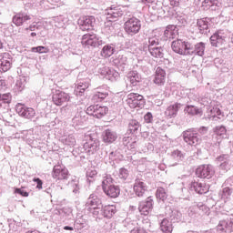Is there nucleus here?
<instances>
[{
	"label": "nucleus",
	"mask_w": 233,
	"mask_h": 233,
	"mask_svg": "<svg viewBox=\"0 0 233 233\" xmlns=\"http://www.w3.org/2000/svg\"><path fill=\"white\" fill-rule=\"evenodd\" d=\"M161 39V32L157 29L152 31L146 38L144 48H147L149 54L152 57H157L161 59L164 56L163 49L161 47H157L159 45V40Z\"/></svg>",
	"instance_id": "obj_1"
},
{
	"label": "nucleus",
	"mask_w": 233,
	"mask_h": 233,
	"mask_svg": "<svg viewBox=\"0 0 233 233\" xmlns=\"http://www.w3.org/2000/svg\"><path fill=\"white\" fill-rule=\"evenodd\" d=\"M185 143L191 147H196L201 143V136L194 128H189L182 133Z\"/></svg>",
	"instance_id": "obj_2"
},
{
	"label": "nucleus",
	"mask_w": 233,
	"mask_h": 233,
	"mask_svg": "<svg viewBox=\"0 0 233 233\" xmlns=\"http://www.w3.org/2000/svg\"><path fill=\"white\" fill-rule=\"evenodd\" d=\"M124 28L128 35H136L141 30V20L137 17H131L125 22Z\"/></svg>",
	"instance_id": "obj_3"
},
{
	"label": "nucleus",
	"mask_w": 233,
	"mask_h": 233,
	"mask_svg": "<svg viewBox=\"0 0 233 233\" xmlns=\"http://www.w3.org/2000/svg\"><path fill=\"white\" fill-rule=\"evenodd\" d=\"M216 174L212 165H200L196 169V176L201 179H212Z\"/></svg>",
	"instance_id": "obj_4"
},
{
	"label": "nucleus",
	"mask_w": 233,
	"mask_h": 233,
	"mask_svg": "<svg viewBox=\"0 0 233 233\" xmlns=\"http://www.w3.org/2000/svg\"><path fill=\"white\" fill-rule=\"evenodd\" d=\"M171 48L176 54L179 56H188V49L190 48V43L177 39L172 42Z\"/></svg>",
	"instance_id": "obj_5"
},
{
	"label": "nucleus",
	"mask_w": 233,
	"mask_h": 233,
	"mask_svg": "<svg viewBox=\"0 0 233 233\" xmlns=\"http://www.w3.org/2000/svg\"><path fill=\"white\" fill-rule=\"evenodd\" d=\"M84 150L90 156L96 154L99 150V140L92 137V136H86V142L84 143Z\"/></svg>",
	"instance_id": "obj_6"
},
{
	"label": "nucleus",
	"mask_w": 233,
	"mask_h": 233,
	"mask_svg": "<svg viewBox=\"0 0 233 233\" xmlns=\"http://www.w3.org/2000/svg\"><path fill=\"white\" fill-rule=\"evenodd\" d=\"M127 103L130 108H143L145 98L139 94L130 93L127 95Z\"/></svg>",
	"instance_id": "obj_7"
},
{
	"label": "nucleus",
	"mask_w": 233,
	"mask_h": 233,
	"mask_svg": "<svg viewBox=\"0 0 233 233\" xmlns=\"http://www.w3.org/2000/svg\"><path fill=\"white\" fill-rule=\"evenodd\" d=\"M106 112H108V107L99 105L90 106L86 108V114L96 117V119H101V117L106 116Z\"/></svg>",
	"instance_id": "obj_8"
},
{
	"label": "nucleus",
	"mask_w": 233,
	"mask_h": 233,
	"mask_svg": "<svg viewBox=\"0 0 233 233\" xmlns=\"http://www.w3.org/2000/svg\"><path fill=\"white\" fill-rule=\"evenodd\" d=\"M16 114L25 119H32L35 117V110L32 107H28L23 104H17L15 106Z\"/></svg>",
	"instance_id": "obj_9"
},
{
	"label": "nucleus",
	"mask_w": 233,
	"mask_h": 233,
	"mask_svg": "<svg viewBox=\"0 0 233 233\" xmlns=\"http://www.w3.org/2000/svg\"><path fill=\"white\" fill-rule=\"evenodd\" d=\"M124 14L123 8L119 5H111V7L106 10V19L109 23H112L115 19H118V17H122Z\"/></svg>",
	"instance_id": "obj_10"
},
{
	"label": "nucleus",
	"mask_w": 233,
	"mask_h": 233,
	"mask_svg": "<svg viewBox=\"0 0 233 233\" xmlns=\"http://www.w3.org/2000/svg\"><path fill=\"white\" fill-rule=\"evenodd\" d=\"M96 25V17L94 16H84L78 19V25L82 32H88L93 30Z\"/></svg>",
	"instance_id": "obj_11"
},
{
	"label": "nucleus",
	"mask_w": 233,
	"mask_h": 233,
	"mask_svg": "<svg viewBox=\"0 0 233 233\" xmlns=\"http://www.w3.org/2000/svg\"><path fill=\"white\" fill-rule=\"evenodd\" d=\"M227 42V34L223 30H218L210 36L212 46H221Z\"/></svg>",
	"instance_id": "obj_12"
},
{
	"label": "nucleus",
	"mask_w": 233,
	"mask_h": 233,
	"mask_svg": "<svg viewBox=\"0 0 233 233\" xmlns=\"http://www.w3.org/2000/svg\"><path fill=\"white\" fill-rule=\"evenodd\" d=\"M100 207H103L101 199L97 198V196L91 194L86 203V210H88V212H92Z\"/></svg>",
	"instance_id": "obj_13"
},
{
	"label": "nucleus",
	"mask_w": 233,
	"mask_h": 233,
	"mask_svg": "<svg viewBox=\"0 0 233 233\" xmlns=\"http://www.w3.org/2000/svg\"><path fill=\"white\" fill-rule=\"evenodd\" d=\"M205 43L199 42L195 45L189 43V49L187 56H199L203 57L205 56Z\"/></svg>",
	"instance_id": "obj_14"
},
{
	"label": "nucleus",
	"mask_w": 233,
	"mask_h": 233,
	"mask_svg": "<svg viewBox=\"0 0 233 233\" xmlns=\"http://www.w3.org/2000/svg\"><path fill=\"white\" fill-rule=\"evenodd\" d=\"M147 189L148 187H147V184L145 183V181H143V179L137 178L135 180L133 190L136 196H137L138 198H143V196H145V194L147 193Z\"/></svg>",
	"instance_id": "obj_15"
},
{
	"label": "nucleus",
	"mask_w": 233,
	"mask_h": 233,
	"mask_svg": "<svg viewBox=\"0 0 233 233\" xmlns=\"http://www.w3.org/2000/svg\"><path fill=\"white\" fill-rule=\"evenodd\" d=\"M32 20V15L25 13V12H20L16 13L13 16V23L15 25V26H23V25H25V23H28V21Z\"/></svg>",
	"instance_id": "obj_16"
},
{
	"label": "nucleus",
	"mask_w": 233,
	"mask_h": 233,
	"mask_svg": "<svg viewBox=\"0 0 233 233\" xmlns=\"http://www.w3.org/2000/svg\"><path fill=\"white\" fill-rule=\"evenodd\" d=\"M153 208L154 200L152 199V197H148L146 201L140 202L138 206V210L143 216H148Z\"/></svg>",
	"instance_id": "obj_17"
},
{
	"label": "nucleus",
	"mask_w": 233,
	"mask_h": 233,
	"mask_svg": "<svg viewBox=\"0 0 233 233\" xmlns=\"http://www.w3.org/2000/svg\"><path fill=\"white\" fill-rule=\"evenodd\" d=\"M12 66V56L8 53L0 55V72H8Z\"/></svg>",
	"instance_id": "obj_18"
},
{
	"label": "nucleus",
	"mask_w": 233,
	"mask_h": 233,
	"mask_svg": "<svg viewBox=\"0 0 233 233\" xmlns=\"http://www.w3.org/2000/svg\"><path fill=\"white\" fill-rule=\"evenodd\" d=\"M166 80H167V72L165 71V69L161 67H157L155 72L153 83H155V85H157V86H163V85H165Z\"/></svg>",
	"instance_id": "obj_19"
},
{
	"label": "nucleus",
	"mask_w": 233,
	"mask_h": 233,
	"mask_svg": "<svg viewBox=\"0 0 233 233\" xmlns=\"http://www.w3.org/2000/svg\"><path fill=\"white\" fill-rule=\"evenodd\" d=\"M52 176L54 179H68V169L61 166H55Z\"/></svg>",
	"instance_id": "obj_20"
},
{
	"label": "nucleus",
	"mask_w": 233,
	"mask_h": 233,
	"mask_svg": "<svg viewBox=\"0 0 233 233\" xmlns=\"http://www.w3.org/2000/svg\"><path fill=\"white\" fill-rule=\"evenodd\" d=\"M185 156L186 154L179 149L173 150L170 154V159L173 163L171 167H177L179 163H183L185 161Z\"/></svg>",
	"instance_id": "obj_21"
},
{
	"label": "nucleus",
	"mask_w": 233,
	"mask_h": 233,
	"mask_svg": "<svg viewBox=\"0 0 233 233\" xmlns=\"http://www.w3.org/2000/svg\"><path fill=\"white\" fill-rule=\"evenodd\" d=\"M227 137V128L224 126H217L214 128L213 141L216 139L215 145H219L221 139Z\"/></svg>",
	"instance_id": "obj_22"
},
{
	"label": "nucleus",
	"mask_w": 233,
	"mask_h": 233,
	"mask_svg": "<svg viewBox=\"0 0 233 233\" xmlns=\"http://www.w3.org/2000/svg\"><path fill=\"white\" fill-rule=\"evenodd\" d=\"M217 230L218 232H226V233H231L233 232V219H226V220H220L218 225L217 226Z\"/></svg>",
	"instance_id": "obj_23"
},
{
	"label": "nucleus",
	"mask_w": 233,
	"mask_h": 233,
	"mask_svg": "<svg viewBox=\"0 0 233 233\" xmlns=\"http://www.w3.org/2000/svg\"><path fill=\"white\" fill-rule=\"evenodd\" d=\"M70 96L68 94L61 91H56V94L53 95V103L56 105V106H61L66 101H69Z\"/></svg>",
	"instance_id": "obj_24"
},
{
	"label": "nucleus",
	"mask_w": 233,
	"mask_h": 233,
	"mask_svg": "<svg viewBox=\"0 0 233 233\" xmlns=\"http://www.w3.org/2000/svg\"><path fill=\"white\" fill-rule=\"evenodd\" d=\"M158 32H160L161 35L164 34V41L176 39V37H177V28L176 25H167L164 32L160 30H158Z\"/></svg>",
	"instance_id": "obj_25"
},
{
	"label": "nucleus",
	"mask_w": 233,
	"mask_h": 233,
	"mask_svg": "<svg viewBox=\"0 0 233 233\" xmlns=\"http://www.w3.org/2000/svg\"><path fill=\"white\" fill-rule=\"evenodd\" d=\"M217 161L219 163L221 170H230V156L228 154L220 155Z\"/></svg>",
	"instance_id": "obj_26"
},
{
	"label": "nucleus",
	"mask_w": 233,
	"mask_h": 233,
	"mask_svg": "<svg viewBox=\"0 0 233 233\" xmlns=\"http://www.w3.org/2000/svg\"><path fill=\"white\" fill-rule=\"evenodd\" d=\"M101 74L109 81H117L119 79V73L109 67H104Z\"/></svg>",
	"instance_id": "obj_27"
},
{
	"label": "nucleus",
	"mask_w": 233,
	"mask_h": 233,
	"mask_svg": "<svg viewBox=\"0 0 233 233\" xmlns=\"http://www.w3.org/2000/svg\"><path fill=\"white\" fill-rule=\"evenodd\" d=\"M104 143H114L117 139V133L112 129H106L102 134Z\"/></svg>",
	"instance_id": "obj_28"
},
{
	"label": "nucleus",
	"mask_w": 233,
	"mask_h": 233,
	"mask_svg": "<svg viewBox=\"0 0 233 233\" xmlns=\"http://www.w3.org/2000/svg\"><path fill=\"white\" fill-rule=\"evenodd\" d=\"M183 106L180 103H175L173 105H170L165 111V116L167 117H176L177 116V112H179V109Z\"/></svg>",
	"instance_id": "obj_29"
},
{
	"label": "nucleus",
	"mask_w": 233,
	"mask_h": 233,
	"mask_svg": "<svg viewBox=\"0 0 233 233\" xmlns=\"http://www.w3.org/2000/svg\"><path fill=\"white\" fill-rule=\"evenodd\" d=\"M110 90H108V86H103L101 87H97L96 94L94 95L95 99H99V101H103L108 97Z\"/></svg>",
	"instance_id": "obj_30"
},
{
	"label": "nucleus",
	"mask_w": 233,
	"mask_h": 233,
	"mask_svg": "<svg viewBox=\"0 0 233 233\" xmlns=\"http://www.w3.org/2000/svg\"><path fill=\"white\" fill-rule=\"evenodd\" d=\"M191 188H194L197 194H207V192H208L210 187L207 186V184L205 183L195 181L191 184Z\"/></svg>",
	"instance_id": "obj_31"
},
{
	"label": "nucleus",
	"mask_w": 233,
	"mask_h": 233,
	"mask_svg": "<svg viewBox=\"0 0 233 233\" xmlns=\"http://www.w3.org/2000/svg\"><path fill=\"white\" fill-rule=\"evenodd\" d=\"M196 208H198V210H200L201 214H207L208 216L210 214V208L208 207H207L206 205H203V204H198L197 206H193V207L189 208L188 216L190 218H193L194 211L196 210Z\"/></svg>",
	"instance_id": "obj_32"
},
{
	"label": "nucleus",
	"mask_w": 233,
	"mask_h": 233,
	"mask_svg": "<svg viewBox=\"0 0 233 233\" xmlns=\"http://www.w3.org/2000/svg\"><path fill=\"white\" fill-rule=\"evenodd\" d=\"M83 46H94L96 48V35L86 34L82 36Z\"/></svg>",
	"instance_id": "obj_33"
},
{
	"label": "nucleus",
	"mask_w": 233,
	"mask_h": 233,
	"mask_svg": "<svg viewBox=\"0 0 233 233\" xmlns=\"http://www.w3.org/2000/svg\"><path fill=\"white\" fill-rule=\"evenodd\" d=\"M127 81L132 86H137V83H141V75L137 71H131L127 74Z\"/></svg>",
	"instance_id": "obj_34"
},
{
	"label": "nucleus",
	"mask_w": 233,
	"mask_h": 233,
	"mask_svg": "<svg viewBox=\"0 0 233 233\" xmlns=\"http://www.w3.org/2000/svg\"><path fill=\"white\" fill-rule=\"evenodd\" d=\"M104 192L108 198H118L119 194H121V189L117 186L113 185L104 189Z\"/></svg>",
	"instance_id": "obj_35"
},
{
	"label": "nucleus",
	"mask_w": 233,
	"mask_h": 233,
	"mask_svg": "<svg viewBox=\"0 0 233 233\" xmlns=\"http://www.w3.org/2000/svg\"><path fill=\"white\" fill-rule=\"evenodd\" d=\"M184 112L188 114V116H203V111L201 108L192 105L187 106L184 109Z\"/></svg>",
	"instance_id": "obj_36"
},
{
	"label": "nucleus",
	"mask_w": 233,
	"mask_h": 233,
	"mask_svg": "<svg viewBox=\"0 0 233 233\" xmlns=\"http://www.w3.org/2000/svg\"><path fill=\"white\" fill-rule=\"evenodd\" d=\"M127 63H128V58L127 57V55H119L114 60V65H116L118 68H121V70H123L125 66H127Z\"/></svg>",
	"instance_id": "obj_37"
},
{
	"label": "nucleus",
	"mask_w": 233,
	"mask_h": 233,
	"mask_svg": "<svg viewBox=\"0 0 233 233\" xmlns=\"http://www.w3.org/2000/svg\"><path fill=\"white\" fill-rule=\"evenodd\" d=\"M116 52V47H114V45H106L101 51L102 57H110L114 56V53Z\"/></svg>",
	"instance_id": "obj_38"
},
{
	"label": "nucleus",
	"mask_w": 233,
	"mask_h": 233,
	"mask_svg": "<svg viewBox=\"0 0 233 233\" xmlns=\"http://www.w3.org/2000/svg\"><path fill=\"white\" fill-rule=\"evenodd\" d=\"M160 230H162L164 233H172V230H174L172 222L168 221L167 218H164L160 223Z\"/></svg>",
	"instance_id": "obj_39"
},
{
	"label": "nucleus",
	"mask_w": 233,
	"mask_h": 233,
	"mask_svg": "<svg viewBox=\"0 0 233 233\" xmlns=\"http://www.w3.org/2000/svg\"><path fill=\"white\" fill-rule=\"evenodd\" d=\"M197 25L201 34H207L208 32V21H207V18L198 20Z\"/></svg>",
	"instance_id": "obj_40"
},
{
	"label": "nucleus",
	"mask_w": 233,
	"mask_h": 233,
	"mask_svg": "<svg viewBox=\"0 0 233 233\" xmlns=\"http://www.w3.org/2000/svg\"><path fill=\"white\" fill-rule=\"evenodd\" d=\"M88 86H90V84L85 81L78 83L76 88L75 89L76 96H83V94H85V90H86Z\"/></svg>",
	"instance_id": "obj_41"
},
{
	"label": "nucleus",
	"mask_w": 233,
	"mask_h": 233,
	"mask_svg": "<svg viewBox=\"0 0 233 233\" xmlns=\"http://www.w3.org/2000/svg\"><path fill=\"white\" fill-rule=\"evenodd\" d=\"M104 218L110 219L116 214V208L114 206H106L103 208Z\"/></svg>",
	"instance_id": "obj_42"
},
{
	"label": "nucleus",
	"mask_w": 233,
	"mask_h": 233,
	"mask_svg": "<svg viewBox=\"0 0 233 233\" xmlns=\"http://www.w3.org/2000/svg\"><path fill=\"white\" fill-rule=\"evenodd\" d=\"M169 218L172 223H179V221H181V218H183V215L179 212V210L174 209L171 211Z\"/></svg>",
	"instance_id": "obj_43"
},
{
	"label": "nucleus",
	"mask_w": 233,
	"mask_h": 233,
	"mask_svg": "<svg viewBox=\"0 0 233 233\" xmlns=\"http://www.w3.org/2000/svg\"><path fill=\"white\" fill-rule=\"evenodd\" d=\"M114 183V178H112V177L110 175H106V177H104L103 180H102V188L103 190H106V188H108V187H112Z\"/></svg>",
	"instance_id": "obj_44"
},
{
	"label": "nucleus",
	"mask_w": 233,
	"mask_h": 233,
	"mask_svg": "<svg viewBox=\"0 0 233 233\" xmlns=\"http://www.w3.org/2000/svg\"><path fill=\"white\" fill-rule=\"evenodd\" d=\"M219 196L222 199H228L232 196V187H226L220 192Z\"/></svg>",
	"instance_id": "obj_45"
},
{
	"label": "nucleus",
	"mask_w": 233,
	"mask_h": 233,
	"mask_svg": "<svg viewBox=\"0 0 233 233\" xmlns=\"http://www.w3.org/2000/svg\"><path fill=\"white\" fill-rule=\"evenodd\" d=\"M62 143L64 145H67V147H74L76 145V136L75 135H69L66 138L62 139Z\"/></svg>",
	"instance_id": "obj_46"
},
{
	"label": "nucleus",
	"mask_w": 233,
	"mask_h": 233,
	"mask_svg": "<svg viewBox=\"0 0 233 233\" xmlns=\"http://www.w3.org/2000/svg\"><path fill=\"white\" fill-rule=\"evenodd\" d=\"M156 196H157V199H160L161 201H165V199H167V198H168L167 191L163 187H158L157 189Z\"/></svg>",
	"instance_id": "obj_47"
},
{
	"label": "nucleus",
	"mask_w": 233,
	"mask_h": 233,
	"mask_svg": "<svg viewBox=\"0 0 233 233\" xmlns=\"http://www.w3.org/2000/svg\"><path fill=\"white\" fill-rule=\"evenodd\" d=\"M91 214H93L94 218L96 219H103L105 218L103 207L96 208V209H94Z\"/></svg>",
	"instance_id": "obj_48"
},
{
	"label": "nucleus",
	"mask_w": 233,
	"mask_h": 233,
	"mask_svg": "<svg viewBox=\"0 0 233 233\" xmlns=\"http://www.w3.org/2000/svg\"><path fill=\"white\" fill-rule=\"evenodd\" d=\"M69 188H72L74 194H77L79 192V180L73 179L68 183Z\"/></svg>",
	"instance_id": "obj_49"
},
{
	"label": "nucleus",
	"mask_w": 233,
	"mask_h": 233,
	"mask_svg": "<svg viewBox=\"0 0 233 233\" xmlns=\"http://www.w3.org/2000/svg\"><path fill=\"white\" fill-rule=\"evenodd\" d=\"M139 127H141V125L137 122V120L129 121L128 128L131 133L137 132V130H139Z\"/></svg>",
	"instance_id": "obj_50"
},
{
	"label": "nucleus",
	"mask_w": 233,
	"mask_h": 233,
	"mask_svg": "<svg viewBox=\"0 0 233 233\" xmlns=\"http://www.w3.org/2000/svg\"><path fill=\"white\" fill-rule=\"evenodd\" d=\"M123 145H125V147H127L128 148H136V141H132V137H123Z\"/></svg>",
	"instance_id": "obj_51"
},
{
	"label": "nucleus",
	"mask_w": 233,
	"mask_h": 233,
	"mask_svg": "<svg viewBox=\"0 0 233 233\" xmlns=\"http://www.w3.org/2000/svg\"><path fill=\"white\" fill-rule=\"evenodd\" d=\"M31 52H35L37 54H48V52H50V49H48V47L46 46H39L36 47H32Z\"/></svg>",
	"instance_id": "obj_52"
},
{
	"label": "nucleus",
	"mask_w": 233,
	"mask_h": 233,
	"mask_svg": "<svg viewBox=\"0 0 233 233\" xmlns=\"http://www.w3.org/2000/svg\"><path fill=\"white\" fill-rule=\"evenodd\" d=\"M85 123V119L81 116V114H76L73 118L74 127H81Z\"/></svg>",
	"instance_id": "obj_53"
},
{
	"label": "nucleus",
	"mask_w": 233,
	"mask_h": 233,
	"mask_svg": "<svg viewBox=\"0 0 233 233\" xmlns=\"http://www.w3.org/2000/svg\"><path fill=\"white\" fill-rule=\"evenodd\" d=\"M118 177L120 179H123L124 181L128 177V169L122 167L119 169Z\"/></svg>",
	"instance_id": "obj_54"
},
{
	"label": "nucleus",
	"mask_w": 233,
	"mask_h": 233,
	"mask_svg": "<svg viewBox=\"0 0 233 233\" xmlns=\"http://www.w3.org/2000/svg\"><path fill=\"white\" fill-rule=\"evenodd\" d=\"M211 116L218 117V119H221V109L218 107H213L210 109Z\"/></svg>",
	"instance_id": "obj_55"
},
{
	"label": "nucleus",
	"mask_w": 233,
	"mask_h": 233,
	"mask_svg": "<svg viewBox=\"0 0 233 233\" xmlns=\"http://www.w3.org/2000/svg\"><path fill=\"white\" fill-rule=\"evenodd\" d=\"M41 28V25H39V23L34 22L30 26L25 28V32H35V30H39Z\"/></svg>",
	"instance_id": "obj_56"
},
{
	"label": "nucleus",
	"mask_w": 233,
	"mask_h": 233,
	"mask_svg": "<svg viewBox=\"0 0 233 233\" xmlns=\"http://www.w3.org/2000/svg\"><path fill=\"white\" fill-rule=\"evenodd\" d=\"M10 99H12V95L10 93L0 94V101L10 103Z\"/></svg>",
	"instance_id": "obj_57"
},
{
	"label": "nucleus",
	"mask_w": 233,
	"mask_h": 233,
	"mask_svg": "<svg viewBox=\"0 0 233 233\" xmlns=\"http://www.w3.org/2000/svg\"><path fill=\"white\" fill-rule=\"evenodd\" d=\"M144 121H145V123H152V121H154V116H152V113L147 112L144 116Z\"/></svg>",
	"instance_id": "obj_58"
},
{
	"label": "nucleus",
	"mask_w": 233,
	"mask_h": 233,
	"mask_svg": "<svg viewBox=\"0 0 233 233\" xmlns=\"http://www.w3.org/2000/svg\"><path fill=\"white\" fill-rule=\"evenodd\" d=\"M96 176H97V171L96 169H88L86 172V177L87 178H94L96 177Z\"/></svg>",
	"instance_id": "obj_59"
},
{
	"label": "nucleus",
	"mask_w": 233,
	"mask_h": 233,
	"mask_svg": "<svg viewBox=\"0 0 233 233\" xmlns=\"http://www.w3.org/2000/svg\"><path fill=\"white\" fill-rule=\"evenodd\" d=\"M15 86L17 88V90H19V92H21V90H23L25 88V80L23 81V79L17 80Z\"/></svg>",
	"instance_id": "obj_60"
},
{
	"label": "nucleus",
	"mask_w": 233,
	"mask_h": 233,
	"mask_svg": "<svg viewBox=\"0 0 233 233\" xmlns=\"http://www.w3.org/2000/svg\"><path fill=\"white\" fill-rule=\"evenodd\" d=\"M33 181L36 183V188H38V190L43 188V180H41V178H34Z\"/></svg>",
	"instance_id": "obj_61"
},
{
	"label": "nucleus",
	"mask_w": 233,
	"mask_h": 233,
	"mask_svg": "<svg viewBox=\"0 0 233 233\" xmlns=\"http://www.w3.org/2000/svg\"><path fill=\"white\" fill-rule=\"evenodd\" d=\"M95 48L97 46H101L102 45H105V41H103V39L97 37V35H96V40H95Z\"/></svg>",
	"instance_id": "obj_62"
},
{
	"label": "nucleus",
	"mask_w": 233,
	"mask_h": 233,
	"mask_svg": "<svg viewBox=\"0 0 233 233\" xmlns=\"http://www.w3.org/2000/svg\"><path fill=\"white\" fill-rule=\"evenodd\" d=\"M15 193L20 194V196H23L24 198H28V192H26L21 188H16Z\"/></svg>",
	"instance_id": "obj_63"
},
{
	"label": "nucleus",
	"mask_w": 233,
	"mask_h": 233,
	"mask_svg": "<svg viewBox=\"0 0 233 233\" xmlns=\"http://www.w3.org/2000/svg\"><path fill=\"white\" fill-rule=\"evenodd\" d=\"M225 187H233V177H230L229 178H228L225 183H224Z\"/></svg>",
	"instance_id": "obj_64"
}]
</instances>
